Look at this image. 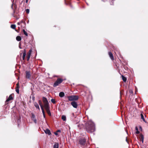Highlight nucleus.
Wrapping results in <instances>:
<instances>
[{
  "label": "nucleus",
  "mask_w": 148,
  "mask_h": 148,
  "mask_svg": "<svg viewBox=\"0 0 148 148\" xmlns=\"http://www.w3.org/2000/svg\"><path fill=\"white\" fill-rule=\"evenodd\" d=\"M84 128L86 131L89 133H92L95 130V124L91 121H88L86 122Z\"/></svg>",
  "instance_id": "1"
},
{
  "label": "nucleus",
  "mask_w": 148,
  "mask_h": 148,
  "mask_svg": "<svg viewBox=\"0 0 148 148\" xmlns=\"http://www.w3.org/2000/svg\"><path fill=\"white\" fill-rule=\"evenodd\" d=\"M68 100L66 101L68 102L70 101H75L79 99V97L77 95H72L68 96L67 97Z\"/></svg>",
  "instance_id": "2"
},
{
  "label": "nucleus",
  "mask_w": 148,
  "mask_h": 148,
  "mask_svg": "<svg viewBox=\"0 0 148 148\" xmlns=\"http://www.w3.org/2000/svg\"><path fill=\"white\" fill-rule=\"evenodd\" d=\"M64 80L61 78H58L54 82L53 85V87H56L62 82Z\"/></svg>",
  "instance_id": "3"
},
{
  "label": "nucleus",
  "mask_w": 148,
  "mask_h": 148,
  "mask_svg": "<svg viewBox=\"0 0 148 148\" xmlns=\"http://www.w3.org/2000/svg\"><path fill=\"white\" fill-rule=\"evenodd\" d=\"M86 139L84 138H81L79 140V143L81 146L85 145Z\"/></svg>",
  "instance_id": "4"
},
{
  "label": "nucleus",
  "mask_w": 148,
  "mask_h": 148,
  "mask_svg": "<svg viewBox=\"0 0 148 148\" xmlns=\"http://www.w3.org/2000/svg\"><path fill=\"white\" fill-rule=\"evenodd\" d=\"M42 101L44 104V108L49 106L48 101L46 97H42Z\"/></svg>",
  "instance_id": "5"
},
{
  "label": "nucleus",
  "mask_w": 148,
  "mask_h": 148,
  "mask_svg": "<svg viewBox=\"0 0 148 148\" xmlns=\"http://www.w3.org/2000/svg\"><path fill=\"white\" fill-rule=\"evenodd\" d=\"M13 98L12 97V94H11L9 96L8 98L6 100L5 102V105L8 104L9 103L8 102L11 100H13Z\"/></svg>",
  "instance_id": "6"
},
{
  "label": "nucleus",
  "mask_w": 148,
  "mask_h": 148,
  "mask_svg": "<svg viewBox=\"0 0 148 148\" xmlns=\"http://www.w3.org/2000/svg\"><path fill=\"white\" fill-rule=\"evenodd\" d=\"M31 75L29 71H26L25 72V78L27 79H30Z\"/></svg>",
  "instance_id": "7"
},
{
  "label": "nucleus",
  "mask_w": 148,
  "mask_h": 148,
  "mask_svg": "<svg viewBox=\"0 0 148 148\" xmlns=\"http://www.w3.org/2000/svg\"><path fill=\"white\" fill-rule=\"evenodd\" d=\"M45 108L46 110V111H47V113L50 116H51V114L50 110V107L49 106L45 107Z\"/></svg>",
  "instance_id": "8"
},
{
  "label": "nucleus",
  "mask_w": 148,
  "mask_h": 148,
  "mask_svg": "<svg viewBox=\"0 0 148 148\" xmlns=\"http://www.w3.org/2000/svg\"><path fill=\"white\" fill-rule=\"evenodd\" d=\"M71 105L74 108H77V104L75 101H73L71 103Z\"/></svg>",
  "instance_id": "9"
},
{
  "label": "nucleus",
  "mask_w": 148,
  "mask_h": 148,
  "mask_svg": "<svg viewBox=\"0 0 148 148\" xmlns=\"http://www.w3.org/2000/svg\"><path fill=\"white\" fill-rule=\"evenodd\" d=\"M31 118L34 121V122L35 123H37V120L35 116L33 113L32 114Z\"/></svg>",
  "instance_id": "10"
},
{
  "label": "nucleus",
  "mask_w": 148,
  "mask_h": 148,
  "mask_svg": "<svg viewBox=\"0 0 148 148\" xmlns=\"http://www.w3.org/2000/svg\"><path fill=\"white\" fill-rule=\"evenodd\" d=\"M21 51L23 52L22 58L23 60H25V57L26 54V49H24L23 51Z\"/></svg>",
  "instance_id": "11"
},
{
  "label": "nucleus",
  "mask_w": 148,
  "mask_h": 148,
  "mask_svg": "<svg viewBox=\"0 0 148 148\" xmlns=\"http://www.w3.org/2000/svg\"><path fill=\"white\" fill-rule=\"evenodd\" d=\"M108 54L109 56L110 57L111 59L113 60H114V58L113 56V55L111 52H109Z\"/></svg>",
  "instance_id": "12"
},
{
  "label": "nucleus",
  "mask_w": 148,
  "mask_h": 148,
  "mask_svg": "<svg viewBox=\"0 0 148 148\" xmlns=\"http://www.w3.org/2000/svg\"><path fill=\"white\" fill-rule=\"evenodd\" d=\"M44 132L46 134H47L49 135L51 134L50 130L48 129H46L44 130Z\"/></svg>",
  "instance_id": "13"
},
{
  "label": "nucleus",
  "mask_w": 148,
  "mask_h": 148,
  "mask_svg": "<svg viewBox=\"0 0 148 148\" xmlns=\"http://www.w3.org/2000/svg\"><path fill=\"white\" fill-rule=\"evenodd\" d=\"M140 140L142 142V143H143L144 141V136L142 134H140Z\"/></svg>",
  "instance_id": "14"
},
{
  "label": "nucleus",
  "mask_w": 148,
  "mask_h": 148,
  "mask_svg": "<svg viewBox=\"0 0 148 148\" xmlns=\"http://www.w3.org/2000/svg\"><path fill=\"white\" fill-rule=\"evenodd\" d=\"M59 144L58 143L55 142L53 146V148H58Z\"/></svg>",
  "instance_id": "15"
},
{
  "label": "nucleus",
  "mask_w": 148,
  "mask_h": 148,
  "mask_svg": "<svg viewBox=\"0 0 148 148\" xmlns=\"http://www.w3.org/2000/svg\"><path fill=\"white\" fill-rule=\"evenodd\" d=\"M16 6L15 5H13V4H12L11 6V8L13 10L14 13L15 10H16Z\"/></svg>",
  "instance_id": "16"
},
{
  "label": "nucleus",
  "mask_w": 148,
  "mask_h": 148,
  "mask_svg": "<svg viewBox=\"0 0 148 148\" xmlns=\"http://www.w3.org/2000/svg\"><path fill=\"white\" fill-rule=\"evenodd\" d=\"M38 103H39V105H40V106L41 110H42V109H44L43 106L42 104V103L41 101L40 100H39L38 101Z\"/></svg>",
  "instance_id": "17"
},
{
  "label": "nucleus",
  "mask_w": 148,
  "mask_h": 148,
  "mask_svg": "<svg viewBox=\"0 0 148 148\" xmlns=\"http://www.w3.org/2000/svg\"><path fill=\"white\" fill-rule=\"evenodd\" d=\"M64 95V93L63 92H60L59 94V96L61 97H63Z\"/></svg>",
  "instance_id": "18"
},
{
  "label": "nucleus",
  "mask_w": 148,
  "mask_h": 148,
  "mask_svg": "<svg viewBox=\"0 0 148 148\" xmlns=\"http://www.w3.org/2000/svg\"><path fill=\"white\" fill-rule=\"evenodd\" d=\"M16 39L17 41H19L21 40V37L20 36H18L16 37Z\"/></svg>",
  "instance_id": "19"
},
{
  "label": "nucleus",
  "mask_w": 148,
  "mask_h": 148,
  "mask_svg": "<svg viewBox=\"0 0 148 148\" xmlns=\"http://www.w3.org/2000/svg\"><path fill=\"white\" fill-rule=\"evenodd\" d=\"M140 116L141 117V119L143 120V121L145 123H147V122L145 120L144 116L143 114L141 113L140 114Z\"/></svg>",
  "instance_id": "20"
},
{
  "label": "nucleus",
  "mask_w": 148,
  "mask_h": 148,
  "mask_svg": "<svg viewBox=\"0 0 148 148\" xmlns=\"http://www.w3.org/2000/svg\"><path fill=\"white\" fill-rule=\"evenodd\" d=\"M122 80H123V81L124 82H126L127 81L126 78L123 75H122Z\"/></svg>",
  "instance_id": "21"
},
{
  "label": "nucleus",
  "mask_w": 148,
  "mask_h": 148,
  "mask_svg": "<svg viewBox=\"0 0 148 148\" xmlns=\"http://www.w3.org/2000/svg\"><path fill=\"white\" fill-rule=\"evenodd\" d=\"M135 130H136V134H139L140 133V132L138 130V128L137 127H136Z\"/></svg>",
  "instance_id": "22"
},
{
  "label": "nucleus",
  "mask_w": 148,
  "mask_h": 148,
  "mask_svg": "<svg viewBox=\"0 0 148 148\" xmlns=\"http://www.w3.org/2000/svg\"><path fill=\"white\" fill-rule=\"evenodd\" d=\"M34 106L36 108L38 109V110H40V108L38 105L37 103H34Z\"/></svg>",
  "instance_id": "23"
},
{
  "label": "nucleus",
  "mask_w": 148,
  "mask_h": 148,
  "mask_svg": "<svg viewBox=\"0 0 148 148\" xmlns=\"http://www.w3.org/2000/svg\"><path fill=\"white\" fill-rule=\"evenodd\" d=\"M16 27V26L14 24H12L11 25V27L13 29H15Z\"/></svg>",
  "instance_id": "24"
},
{
  "label": "nucleus",
  "mask_w": 148,
  "mask_h": 148,
  "mask_svg": "<svg viewBox=\"0 0 148 148\" xmlns=\"http://www.w3.org/2000/svg\"><path fill=\"white\" fill-rule=\"evenodd\" d=\"M62 119L64 121H65L66 120V116L64 115H62Z\"/></svg>",
  "instance_id": "25"
},
{
  "label": "nucleus",
  "mask_w": 148,
  "mask_h": 148,
  "mask_svg": "<svg viewBox=\"0 0 148 148\" xmlns=\"http://www.w3.org/2000/svg\"><path fill=\"white\" fill-rule=\"evenodd\" d=\"M32 51V49H30V50H29V52L27 53V55L31 56Z\"/></svg>",
  "instance_id": "26"
},
{
  "label": "nucleus",
  "mask_w": 148,
  "mask_h": 148,
  "mask_svg": "<svg viewBox=\"0 0 148 148\" xmlns=\"http://www.w3.org/2000/svg\"><path fill=\"white\" fill-rule=\"evenodd\" d=\"M23 32L24 33V34L26 36H28V34L27 33V32L25 31V29H23Z\"/></svg>",
  "instance_id": "27"
},
{
  "label": "nucleus",
  "mask_w": 148,
  "mask_h": 148,
  "mask_svg": "<svg viewBox=\"0 0 148 148\" xmlns=\"http://www.w3.org/2000/svg\"><path fill=\"white\" fill-rule=\"evenodd\" d=\"M51 101L53 104L56 103V101H55V99H51Z\"/></svg>",
  "instance_id": "28"
},
{
  "label": "nucleus",
  "mask_w": 148,
  "mask_h": 148,
  "mask_svg": "<svg viewBox=\"0 0 148 148\" xmlns=\"http://www.w3.org/2000/svg\"><path fill=\"white\" fill-rule=\"evenodd\" d=\"M19 88H16V92L19 94Z\"/></svg>",
  "instance_id": "29"
},
{
  "label": "nucleus",
  "mask_w": 148,
  "mask_h": 148,
  "mask_svg": "<svg viewBox=\"0 0 148 148\" xmlns=\"http://www.w3.org/2000/svg\"><path fill=\"white\" fill-rule=\"evenodd\" d=\"M42 112L43 113V114L44 117L45 118V112L44 111V109H42Z\"/></svg>",
  "instance_id": "30"
},
{
  "label": "nucleus",
  "mask_w": 148,
  "mask_h": 148,
  "mask_svg": "<svg viewBox=\"0 0 148 148\" xmlns=\"http://www.w3.org/2000/svg\"><path fill=\"white\" fill-rule=\"evenodd\" d=\"M30 56L29 55H27V60L28 61L29 60Z\"/></svg>",
  "instance_id": "31"
},
{
  "label": "nucleus",
  "mask_w": 148,
  "mask_h": 148,
  "mask_svg": "<svg viewBox=\"0 0 148 148\" xmlns=\"http://www.w3.org/2000/svg\"><path fill=\"white\" fill-rule=\"evenodd\" d=\"M26 12L28 14L29 13V9H27L26 10Z\"/></svg>",
  "instance_id": "32"
},
{
  "label": "nucleus",
  "mask_w": 148,
  "mask_h": 148,
  "mask_svg": "<svg viewBox=\"0 0 148 148\" xmlns=\"http://www.w3.org/2000/svg\"><path fill=\"white\" fill-rule=\"evenodd\" d=\"M20 28L19 27H18V30L15 29V31L17 32H19L20 31Z\"/></svg>",
  "instance_id": "33"
},
{
  "label": "nucleus",
  "mask_w": 148,
  "mask_h": 148,
  "mask_svg": "<svg viewBox=\"0 0 148 148\" xmlns=\"http://www.w3.org/2000/svg\"><path fill=\"white\" fill-rule=\"evenodd\" d=\"M139 130H140V131H142V127H141V126H139Z\"/></svg>",
  "instance_id": "34"
},
{
  "label": "nucleus",
  "mask_w": 148,
  "mask_h": 148,
  "mask_svg": "<svg viewBox=\"0 0 148 148\" xmlns=\"http://www.w3.org/2000/svg\"><path fill=\"white\" fill-rule=\"evenodd\" d=\"M20 23H23L25 24V22L23 20L21 21L20 22Z\"/></svg>",
  "instance_id": "35"
},
{
  "label": "nucleus",
  "mask_w": 148,
  "mask_h": 148,
  "mask_svg": "<svg viewBox=\"0 0 148 148\" xmlns=\"http://www.w3.org/2000/svg\"><path fill=\"white\" fill-rule=\"evenodd\" d=\"M16 88H19V86L18 83H17L16 84Z\"/></svg>",
  "instance_id": "36"
},
{
  "label": "nucleus",
  "mask_w": 148,
  "mask_h": 148,
  "mask_svg": "<svg viewBox=\"0 0 148 148\" xmlns=\"http://www.w3.org/2000/svg\"><path fill=\"white\" fill-rule=\"evenodd\" d=\"M56 132H61V131L60 130H58Z\"/></svg>",
  "instance_id": "37"
},
{
  "label": "nucleus",
  "mask_w": 148,
  "mask_h": 148,
  "mask_svg": "<svg viewBox=\"0 0 148 148\" xmlns=\"http://www.w3.org/2000/svg\"><path fill=\"white\" fill-rule=\"evenodd\" d=\"M21 24V23L20 22H18L17 23V25H20Z\"/></svg>",
  "instance_id": "38"
},
{
  "label": "nucleus",
  "mask_w": 148,
  "mask_h": 148,
  "mask_svg": "<svg viewBox=\"0 0 148 148\" xmlns=\"http://www.w3.org/2000/svg\"><path fill=\"white\" fill-rule=\"evenodd\" d=\"M55 134L56 135H58V133H57V132H55Z\"/></svg>",
  "instance_id": "39"
},
{
  "label": "nucleus",
  "mask_w": 148,
  "mask_h": 148,
  "mask_svg": "<svg viewBox=\"0 0 148 148\" xmlns=\"http://www.w3.org/2000/svg\"><path fill=\"white\" fill-rule=\"evenodd\" d=\"M19 48H20V49H21V48H22L21 47V46H20H20H19Z\"/></svg>",
  "instance_id": "40"
},
{
  "label": "nucleus",
  "mask_w": 148,
  "mask_h": 148,
  "mask_svg": "<svg viewBox=\"0 0 148 148\" xmlns=\"http://www.w3.org/2000/svg\"><path fill=\"white\" fill-rule=\"evenodd\" d=\"M22 53H20V56H21V55H22Z\"/></svg>",
  "instance_id": "41"
},
{
  "label": "nucleus",
  "mask_w": 148,
  "mask_h": 148,
  "mask_svg": "<svg viewBox=\"0 0 148 148\" xmlns=\"http://www.w3.org/2000/svg\"><path fill=\"white\" fill-rule=\"evenodd\" d=\"M28 1V0H26V3H27Z\"/></svg>",
  "instance_id": "42"
},
{
  "label": "nucleus",
  "mask_w": 148,
  "mask_h": 148,
  "mask_svg": "<svg viewBox=\"0 0 148 148\" xmlns=\"http://www.w3.org/2000/svg\"><path fill=\"white\" fill-rule=\"evenodd\" d=\"M19 118L20 119V118H21V117H20V116H19Z\"/></svg>",
  "instance_id": "43"
}]
</instances>
